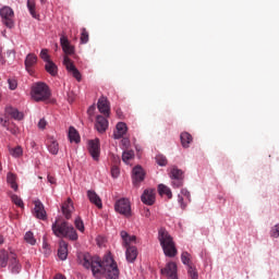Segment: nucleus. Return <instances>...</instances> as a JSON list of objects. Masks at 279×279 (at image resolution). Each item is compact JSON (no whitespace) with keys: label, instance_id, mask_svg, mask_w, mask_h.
<instances>
[{"label":"nucleus","instance_id":"obj_4","mask_svg":"<svg viewBox=\"0 0 279 279\" xmlns=\"http://www.w3.org/2000/svg\"><path fill=\"white\" fill-rule=\"evenodd\" d=\"M31 95L34 101H45V99H49V87L45 83H36L32 87Z\"/></svg>","mask_w":279,"mask_h":279},{"label":"nucleus","instance_id":"obj_38","mask_svg":"<svg viewBox=\"0 0 279 279\" xmlns=\"http://www.w3.org/2000/svg\"><path fill=\"white\" fill-rule=\"evenodd\" d=\"M24 241H26L28 245H36V238L34 236V232L27 231L24 235Z\"/></svg>","mask_w":279,"mask_h":279},{"label":"nucleus","instance_id":"obj_44","mask_svg":"<svg viewBox=\"0 0 279 279\" xmlns=\"http://www.w3.org/2000/svg\"><path fill=\"white\" fill-rule=\"evenodd\" d=\"M178 203L180 205V207L182 208V210L186 209V206L189 205V201L184 202V198L182 195H178Z\"/></svg>","mask_w":279,"mask_h":279},{"label":"nucleus","instance_id":"obj_48","mask_svg":"<svg viewBox=\"0 0 279 279\" xmlns=\"http://www.w3.org/2000/svg\"><path fill=\"white\" fill-rule=\"evenodd\" d=\"M95 110H96V107L95 105H92L88 109H87V114L89 118H93L95 116Z\"/></svg>","mask_w":279,"mask_h":279},{"label":"nucleus","instance_id":"obj_30","mask_svg":"<svg viewBox=\"0 0 279 279\" xmlns=\"http://www.w3.org/2000/svg\"><path fill=\"white\" fill-rule=\"evenodd\" d=\"M158 193H159V195H161V197L163 195H166V197H168V199H171L173 197V193L171 192V187H169L165 184H159L158 185Z\"/></svg>","mask_w":279,"mask_h":279},{"label":"nucleus","instance_id":"obj_13","mask_svg":"<svg viewBox=\"0 0 279 279\" xmlns=\"http://www.w3.org/2000/svg\"><path fill=\"white\" fill-rule=\"evenodd\" d=\"M120 236L122 239V247L129 248L136 245V235H130L128 231H121Z\"/></svg>","mask_w":279,"mask_h":279},{"label":"nucleus","instance_id":"obj_16","mask_svg":"<svg viewBox=\"0 0 279 279\" xmlns=\"http://www.w3.org/2000/svg\"><path fill=\"white\" fill-rule=\"evenodd\" d=\"M88 151L94 160H99V154L101 151L99 148V138L88 142Z\"/></svg>","mask_w":279,"mask_h":279},{"label":"nucleus","instance_id":"obj_51","mask_svg":"<svg viewBox=\"0 0 279 279\" xmlns=\"http://www.w3.org/2000/svg\"><path fill=\"white\" fill-rule=\"evenodd\" d=\"M7 56L8 58H11V60H14V58H16V52L14 50H8Z\"/></svg>","mask_w":279,"mask_h":279},{"label":"nucleus","instance_id":"obj_7","mask_svg":"<svg viewBox=\"0 0 279 279\" xmlns=\"http://www.w3.org/2000/svg\"><path fill=\"white\" fill-rule=\"evenodd\" d=\"M116 211L120 215H125V217H130L132 213V205L130 204V199L128 198H120L116 202L114 205Z\"/></svg>","mask_w":279,"mask_h":279},{"label":"nucleus","instance_id":"obj_18","mask_svg":"<svg viewBox=\"0 0 279 279\" xmlns=\"http://www.w3.org/2000/svg\"><path fill=\"white\" fill-rule=\"evenodd\" d=\"M46 145L49 154L52 156H58V151H60V144H58L56 138L48 136Z\"/></svg>","mask_w":279,"mask_h":279},{"label":"nucleus","instance_id":"obj_29","mask_svg":"<svg viewBox=\"0 0 279 279\" xmlns=\"http://www.w3.org/2000/svg\"><path fill=\"white\" fill-rule=\"evenodd\" d=\"M68 136H69V141L70 143H80L81 141V137H80V133L77 132V130L73 126H70L69 128V133H68Z\"/></svg>","mask_w":279,"mask_h":279},{"label":"nucleus","instance_id":"obj_27","mask_svg":"<svg viewBox=\"0 0 279 279\" xmlns=\"http://www.w3.org/2000/svg\"><path fill=\"white\" fill-rule=\"evenodd\" d=\"M180 138L182 147H184V149H189L193 143V135H191L189 132H183L181 133Z\"/></svg>","mask_w":279,"mask_h":279},{"label":"nucleus","instance_id":"obj_21","mask_svg":"<svg viewBox=\"0 0 279 279\" xmlns=\"http://www.w3.org/2000/svg\"><path fill=\"white\" fill-rule=\"evenodd\" d=\"M95 128L99 134H104V132L108 130V119H106L104 116H97Z\"/></svg>","mask_w":279,"mask_h":279},{"label":"nucleus","instance_id":"obj_23","mask_svg":"<svg viewBox=\"0 0 279 279\" xmlns=\"http://www.w3.org/2000/svg\"><path fill=\"white\" fill-rule=\"evenodd\" d=\"M125 134H128V124H125V122H119L113 131V138H123Z\"/></svg>","mask_w":279,"mask_h":279},{"label":"nucleus","instance_id":"obj_37","mask_svg":"<svg viewBox=\"0 0 279 279\" xmlns=\"http://www.w3.org/2000/svg\"><path fill=\"white\" fill-rule=\"evenodd\" d=\"M10 198L15 204V206H19L20 208H25V204L23 203V199L20 198L16 194H10Z\"/></svg>","mask_w":279,"mask_h":279},{"label":"nucleus","instance_id":"obj_12","mask_svg":"<svg viewBox=\"0 0 279 279\" xmlns=\"http://www.w3.org/2000/svg\"><path fill=\"white\" fill-rule=\"evenodd\" d=\"M34 204H35V207L33 210L34 217H36L37 219H40L41 221H45V219H47V211L45 210V205H43V203L38 199L35 201Z\"/></svg>","mask_w":279,"mask_h":279},{"label":"nucleus","instance_id":"obj_19","mask_svg":"<svg viewBox=\"0 0 279 279\" xmlns=\"http://www.w3.org/2000/svg\"><path fill=\"white\" fill-rule=\"evenodd\" d=\"M38 62V57L34 53H28L25 58V69L29 75H34V64Z\"/></svg>","mask_w":279,"mask_h":279},{"label":"nucleus","instance_id":"obj_41","mask_svg":"<svg viewBox=\"0 0 279 279\" xmlns=\"http://www.w3.org/2000/svg\"><path fill=\"white\" fill-rule=\"evenodd\" d=\"M187 274H189L190 278H192V279L199 278V275H197V270L195 268H193V266H187Z\"/></svg>","mask_w":279,"mask_h":279},{"label":"nucleus","instance_id":"obj_10","mask_svg":"<svg viewBox=\"0 0 279 279\" xmlns=\"http://www.w3.org/2000/svg\"><path fill=\"white\" fill-rule=\"evenodd\" d=\"M141 201L143 204H146V206H154V204H156V190H145L141 196Z\"/></svg>","mask_w":279,"mask_h":279},{"label":"nucleus","instance_id":"obj_36","mask_svg":"<svg viewBox=\"0 0 279 279\" xmlns=\"http://www.w3.org/2000/svg\"><path fill=\"white\" fill-rule=\"evenodd\" d=\"M9 153L13 158H21V156H23V147L16 146L14 148H9Z\"/></svg>","mask_w":279,"mask_h":279},{"label":"nucleus","instance_id":"obj_54","mask_svg":"<svg viewBox=\"0 0 279 279\" xmlns=\"http://www.w3.org/2000/svg\"><path fill=\"white\" fill-rule=\"evenodd\" d=\"M43 250H49V244H47V240H45V238L43 242Z\"/></svg>","mask_w":279,"mask_h":279},{"label":"nucleus","instance_id":"obj_45","mask_svg":"<svg viewBox=\"0 0 279 279\" xmlns=\"http://www.w3.org/2000/svg\"><path fill=\"white\" fill-rule=\"evenodd\" d=\"M75 228L78 229L80 232H84V221L81 218H76L74 220Z\"/></svg>","mask_w":279,"mask_h":279},{"label":"nucleus","instance_id":"obj_6","mask_svg":"<svg viewBox=\"0 0 279 279\" xmlns=\"http://www.w3.org/2000/svg\"><path fill=\"white\" fill-rule=\"evenodd\" d=\"M0 16L2 19L3 25L12 29L14 27V11L10 7H3L0 9Z\"/></svg>","mask_w":279,"mask_h":279},{"label":"nucleus","instance_id":"obj_47","mask_svg":"<svg viewBox=\"0 0 279 279\" xmlns=\"http://www.w3.org/2000/svg\"><path fill=\"white\" fill-rule=\"evenodd\" d=\"M120 174H121V170L119 169V167L113 166L111 168V175H112V178L117 179V178H119Z\"/></svg>","mask_w":279,"mask_h":279},{"label":"nucleus","instance_id":"obj_57","mask_svg":"<svg viewBox=\"0 0 279 279\" xmlns=\"http://www.w3.org/2000/svg\"><path fill=\"white\" fill-rule=\"evenodd\" d=\"M0 245H3V236L0 235Z\"/></svg>","mask_w":279,"mask_h":279},{"label":"nucleus","instance_id":"obj_42","mask_svg":"<svg viewBox=\"0 0 279 279\" xmlns=\"http://www.w3.org/2000/svg\"><path fill=\"white\" fill-rule=\"evenodd\" d=\"M81 43L82 45H86L88 43V32L86 31V28H82Z\"/></svg>","mask_w":279,"mask_h":279},{"label":"nucleus","instance_id":"obj_20","mask_svg":"<svg viewBox=\"0 0 279 279\" xmlns=\"http://www.w3.org/2000/svg\"><path fill=\"white\" fill-rule=\"evenodd\" d=\"M5 116L10 117L11 119H14L15 121H23L24 114L23 112L19 111V109L14 107H7L5 110Z\"/></svg>","mask_w":279,"mask_h":279},{"label":"nucleus","instance_id":"obj_11","mask_svg":"<svg viewBox=\"0 0 279 279\" xmlns=\"http://www.w3.org/2000/svg\"><path fill=\"white\" fill-rule=\"evenodd\" d=\"M132 180L135 186H138L145 180V170L141 166H135L132 170Z\"/></svg>","mask_w":279,"mask_h":279},{"label":"nucleus","instance_id":"obj_1","mask_svg":"<svg viewBox=\"0 0 279 279\" xmlns=\"http://www.w3.org/2000/svg\"><path fill=\"white\" fill-rule=\"evenodd\" d=\"M78 260L85 269L92 270L94 278L119 279V266L110 255H106L101 260L97 256L93 257L90 254L85 253L78 256Z\"/></svg>","mask_w":279,"mask_h":279},{"label":"nucleus","instance_id":"obj_32","mask_svg":"<svg viewBox=\"0 0 279 279\" xmlns=\"http://www.w3.org/2000/svg\"><path fill=\"white\" fill-rule=\"evenodd\" d=\"M27 9L33 19H39L40 15L36 13V1L27 0Z\"/></svg>","mask_w":279,"mask_h":279},{"label":"nucleus","instance_id":"obj_52","mask_svg":"<svg viewBox=\"0 0 279 279\" xmlns=\"http://www.w3.org/2000/svg\"><path fill=\"white\" fill-rule=\"evenodd\" d=\"M96 241H97V245H98L99 247H101V246L104 245V238H102V236H98V238L96 239Z\"/></svg>","mask_w":279,"mask_h":279},{"label":"nucleus","instance_id":"obj_22","mask_svg":"<svg viewBox=\"0 0 279 279\" xmlns=\"http://www.w3.org/2000/svg\"><path fill=\"white\" fill-rule=\"evenodd\" d=\"M87 197L90 204H94V206H97L99 209L104 208V203L101 202V197H99L96 191L88 190Z\"/></svg>","mask_w":279,"mask_h":279},{"label":"nucleus","instance_id":"obj_14","mask_svg":"<svg viewBox=\"0 0 279 279\" xmlns=\"http://www.w3.org/2000/svg\"><path fill=\"white\" fill-rule=\"evenodd\" d=\"M21 263L16 258V254L13 251H10V264H9V270L11 274H21Z\"/></svg>","mask_w":279,"mask_h":279},{"label":"nucleus","instance_id":"obj_39","mask_svg":"<svg viewBox=\"0 0 279 279\" xmlns=\"http://www.w3.org/2000/svg\"><path fill=\"white\" fill-rule=\"evenodd\" d=\"M181 260H182L183 265L191 267V254L189 252H183L181 254Z\"/></svg>","mask_w":279,"mask_h":279},{"label":"nucleus","instance_id":"obj_53","mask_svg":"<svg viewBox=\"0 0 279 279\" xmlns=\"http://www.w3.org/2000/svg\"><path fill=\"white\" fill-rule=\"evenodd\" d=\"M0 123L3 125V128L8 126V120H4L3 118L0 117Z\"/></svg>","mask_w":279,"mask_h":279},{"label":"nucleus","instance_id":"obj_60","mask_svg":"<svg viewBox=\"0 0 279 279\" xmlns=\"http://www.w3.org/2000/svg\"><path fill=\"white\" fill-rule=\"evenodd\" d=\"M41 3H45V0H40Z\"/></svg>","mask_w":279,"mask_h":279},{"label":"nucleus","instance_id":"obj_49","mask_svg":"<svg viewBox=\"0 0 279 279\" xmlns=\"http://www.w3.org/2000/svg\"><path fill=\"white\" fill-rule=\"evenodd\" d=\"M45 128H47V121L45 119H40L38 122V129L45 130Z\"/></svg>","mask_w":279,"mask_h":279},{"label":"nucleus","instance_id":"obj_17","mask_svg":"<svg viewBox=\"0 0 279 279\" xmlns=\"http://www.w3.org/2000/svg\"><path fill=\"white\" fill-rule=\"evenodd\" d=\"M97 108L101 114L110 117V102L108 101V98L100 97L97 102Z\"/></svg>","mask_w":279,"mask_h":279},{"label":"nucleus","instance_id":"obj_9","mask_svg":"<svg viewBox=\"0 0 279 279\" xmlns=\"http://www.w3.org/2000/svg\"><path fill=\"white\" fill-rule=\"evenodd\" d=\"M161 275L168 279H178V265L169 262L165 268L161 269Z\"/></svg>","mask_w":279,"mask_h":279},{"label":"nucleus","instance_id":"obj_43","mask_svg":"<svg viewBox=\"0 0 279 279\" xmlns=\"http://www.w3.org/2000/svg\"><path fill=\"white\" fill-rule=\"evenodd\" d=\"M179 195H181L186 202H191V192H189V190L182 189Z\"/></svg>","mask_w":279,"mask_h":279},{"label":"nucleus","instance_id":"obj_40","mask_svg":"<svg viewBox=\"0 0 279 279\" xmlns=\"http://www.w3.org/2000/svg\"><path fill=\"white\" fill-rule=\"evenodd\" d=\"M40 58L44 60V62L48 63L51 62V57L49 56V50L48 49H41L40 51Z\"/></svg>","mask_w":279,"mask_h":279},{"label":"nucleus","instance_id":"obj_24","mask_svg":"<svg viewBox=\"0 0 279 279\" xmlns=\"http://www.w3.org/2000/svg\"><path fill=\"white\" fill-rule=\"evenodd\" d=\"M68 256H69V244L64 240H61L59 242L58 257L60 258V260H66Z\"/></svg>","mask_w":279,"mask_h":279},{"label":"nucleus","instance_id":"obj_3","mask_svg":"<svg viewBox=\"0 0 279 279\" xmlns=\"http://www.w3.org/2000/svg\"><path fill=\"white\" fill-rule=\"evenodd\" d=\"M158 241L163 250L165 256L168 258H173L178 256V248H175V242H173V238L169 234V231L166 229H160L158 231Z\"/></svg>","mask_w":279,"mask_h":279},{"label":"nucleus","instance_id":"obj_5","mask_svg":"<svg viewBox=\"0 0 279 279\" xmlns=\"http://www.w3.org/2000/svg\"><path fill=\"white\" fill-rule=\"evenodd\" d=\"M169 178L172 189H181V186H184V171H182V169L173 166L170 168Z\"/></svg>","mask_w":279,"mask_h":279},{"label":"nucleus","instance_id":"obj_58","mask_svg":"<svg viewBox=\"0 0 279 279\" xmlns=\"http://www.w3.org/2000/svg\"><path fill=\"white\" fill-rule=\"evenodd\" d=\"M12 132V134H16V130H13V131H11Z\"/></svg>","mask_w":279,"mask_h":279},{"label":"nucleus","instance_id":"obj_55","mask_svg":"<svg viewBox=\"0 0 279 279\" xmlns=\"http://www.w3.org/2000/svg\"><path fill=\"white\" fill-rule=\"evenodd\" d=\"M48 182L50 184H53L56 182V178L51 177V175H48Z\"/></svg>","mask_w":279,"mask_h":279},{"label":"nucleus","instance_id":"obj_35","mask_svg":"<svg viewBox=\"0 0 279 279\" xmlns=\"http://www.w3.org/2000/svg\"><path fill=\"white\" fill-rule=\"evenodd\" d=\"M155 160L159 167H167V165H169V160L167 159V156L162 154L156 155Z\"/></svg>","mask_w":279,"mask_h":279},{"label":"nucleus","instance_id":"obj_33","mask_svg":"<svg viewBox=\"0 0 279 279\" xmlns=\"http://www.w3.org/2000/svg\"><path fill=\"white\" fill-rule=\"evenodd\" d=\"M8 260H10V253L5 250L0 251V267H8Z\"/></svg>","mask_w":279,"mask_h":279},{"label":"nucleus","instance_id":"obj_59","mask_svg":"<svg viewBox=\"0 0 279 279\" xmlns=\"http://www.w3.org/2000/svg\"><path fill=\"white\" fill-rule=\"evenodd\" d=\"M2 169H3V168L1 167V162H0V171H2Z\"/></svg>","mask_w":279,"mask_h":279},{"label":"nucleus","instance_id":"obj_28","mask_svg":"<svg viewBox=\"0 0 279 279\" xmlns=\"http://www.w3.org/2000/svg\"><path fill=\"white\" fill-rule=\"evenodd\" d=\"M7 183L13 191H19V183H16V174L13 172L7 173Z\"/></svg>","mask_w":279,"mask_h":279},{"label":"nucleus","instance_id":"obj_34","mask_svg":"<svg viewBox=\"0 0 279 279\" xmlns=\"http://www.w3.org/2000/svg\"><path fill=\"white\" fill-rule=\"evenodd\" d=\"M122 160L124 165H130V161L134 160V150H124L122 153Z\"/></svg>","mask_w":279,"mask_h":279},{"label":"nucleus","instance_id":"obj_8","mask_svg":"<svg viewBox=\"0 0 279 279\" xmlns=\"http://www.w3.org/2000/svg\"><path fill=\"white\" fill-rule=\"evenodd\" d=\"M63 65L65 66L66 71L75 77L77 82H82V73H80V70L75 68V64H73V61L68 56L63 57Z\"/></svg>","mask_w":279,"mask_h":279},{"label":"nucleus","instance_id":"obj_50","mask_svg":"<svg viewBox=\"0 0 279 279\" xmlns=\"http://www.w3.org/2000/svg\"><path fill=\"white\" fill-rule=\"evenodd\" d=\"M121 145L124 149H128L130 147V138H122Z\"/></svg>","mask_w":279,"mask_h":279},{"label":"nucleus","instance_id":"obj_15","mask_svg":"<svg viewBox=\"0 0 279 279\" xmlns=\"http://www.w3.org/2000/svg\"><path fill=\"white\" fill-rule=\"evenodd\" d=\"M60 45L65 56H73L75 53V48L71 45V41H69L66 36L61 35Z\"/></svg>","mask_w":279,"mask_h":279},{"label":"nucleus","instance_id":"obj_46","mask_svg":"<svg viewBox=\"0 0 279 279\" xmlns=\"http://www.w3.org/2000/svg\"><path fill=\"white\" fill-rule=\"evenodd\" d=\"M8 84H9L10 90H16V87L19 86V84L16 83V80L14 78H9Z\"/></svg>","mask_w":279,"mask_h":279},{"label":"nucleus","instance_id":"obj_25","mask_svg":"<svg viewBox=\"0 0 279 279\" xmlns=\"http://www.w3.org/2000/svg\"><path fill=\"white\" fill-rule=\"evenodd\" d=\"M61 209L65 219H71V214L73 213V210H75V207H73V201H71V198H68V201L63 203Z\"/></svg>","mask_w":279,"mask_h":279},{"label":"nucleus","instance_id":"obj_56","mask_svg":"<svg viewBox=\"0 0 279 279\" xmlns=\"http://www.w3.org/2000/svg\"><path fill=\"white\" fill-rule=\"evenodd\" d=\"M144 215H145V217H150L151 216V211H149V209H146Z\"/></svg>","mask_w":279,"mask_h":279},{"label":"nucleus","instance_id":"obj_26","mask_svg":"<svg viewBox=\"0 0 279 279\" xmlns=\"http://www.w3.org/2000/svg\"><path fill=\"white\" fill-rule=\"evenodd\" d=\"M138 257V248L136 246H129L125 248V258L129 263H134Z\"/></svg>","mask_w":279,"mask_h":279},{"label":"nucleus","instance_id":"obj_2","mask_svg":"<svg viewBox=\"0 0 279 279\" xmlns=\"http://www.w3.org/2000/svg\"><path fill=\"white\" fill-rule=\"evenodd\" d=\"M52 233L58 239H70V241H77V231L73 226L69 225L66 221L56 220L51 226Z\"/></svg>","mask_w":279,"mask_h":279},{"label":"nucleus","instance_id":"obj_31","mask_svg":"<svg viewBox=\"0 0 279 279\" xmlns=\"http://www.w3.org/2000/svg\"><path fill=\"white\" fill-rule=\"evenodd\" d=\"M45 69L47 73H49V75H51L52 77H56V75H58V65H56L53 61H48L45 65Z\"/></svg>","mask_w":279,"mask_h":279}]
</instances>
